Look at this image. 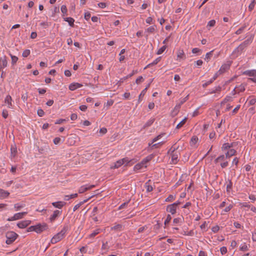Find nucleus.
Masks as SVG:
<instances>
[{
	"instance_id": "nucleus-63",
	"label": "nucleus",
	"mask_w": 256,
	"mask_h": 256,
	"mask_svg": "<svg viewBox=\"0 0 256 256\" xmlns=\"http://www.w3.org/2000/svg\"><path fill=\"white\" fill-rule=\"evenodd\" d=\"M54 143L55 144H59L61 142V138L59 137H56L54 139Z\"/></svg>"
},
{
	"instance_id": "nucleus-44",
	"label": "nucleus",
	"mask_w": 256,
	"mask_h": 256,
	"mask_svg": "<svg viewBox=\"0 0 256 256\" xmlns=\"http://www.w3.org/2000/svg\"><path fill=\"white\" fill-rule=\"evenodd\" d=\"M60 10L63 14V16L67 14V8L66 5H62L61 6Z\"/></svg>"
},
{
	"instance_id": "nucleus-60",
	"label": "nucleus",
	"mask_w": 256,
	"mask_h": 256,
	"mask_svg": "<svg viewBox=\"0 0 256 256\" xmlns=\"http://www.w3.org/2000/svg\"><path fill=\"white\" fill-rule=\"evenodd\" d=\"M121 160L123 162V164L126 163V164H128V163H130L132 161V160H130V158H128L127 157L123 158Z\"/></svg>"
},
{
	"instance_id": "nucleus-10",
	"label": "nucleus",
	"mask_w": 256,
	"mask_h": 256,
	"mask_svg": "<svg viewBox=\"0 0 256 256\" xmlns=\"http://www.w3.org/2000/svg\"><path fill=\"white\" fill-rule=\"evenodd\" d=\"M31 222L30 220H24L18 222L17 224V226L20 228H24L28 226Z\"/></svg>"
},
{
	"instance_id": "nucleus-38",
	"label": "nucleus",
	"mask_w": 256,
	"mask_h": 256,
	"mask_svg": "<svg viewBox=\"0 0 256 256\" xmlns=\"http://www.w3.org/2000/svg\"><path fill=\"white\" fill-rule=\"evenodd\" d=\"M11 156L14 157L17 153L16 148L15 146H12L10 148Z\"/></svg>"
},
{
	"instance_id": "nucleus-58",
	"label": "nucleus",
	"mask_w": 256,
	"mask_h": 256,
	"mask_svg": "<svg viewBox=\"0 0 256 256\" xmlns=\"http://www.w3.org/2000/svg\"><path fill=\"white\" fill-rule=\"evenodd\" d=\"M216 24V20H210L208 22L207 26L212 27L214 26Z\"/></svg>"
},
{
	"instance_id": "nucleus-6",
	"label": "nucleus",
	"mask_w": 256,
	"mask_h": 256,
	"mask_svg": "<svg viewBox=\"0 0 256 256\" xmlns=\"http://www.w3.org/2000/svg\"><path fill=\"white\" fill-rule=\"evenodd\" d=\"M27 214V212L16 213L12 216L8 218L7 219V220L8 222H11L21 219Z\"/></svg>"
},
{
	"instance_id": "nucleus-33",
	"label": "nucleus",
	"mask_w": 256,
	"mask_h": 256,
	"mask_svg": "<svg viewBox=\"0 0 256 256\" xmlns=\"http://www.w3.org/2000/svg\"><path fill=\"white\" fill-rule=\"evenodd\" d=\"M248 250V246L245 242L242 244L240 246V250L242 252L247 251Z\"/></svg>"
},
{
	"instance_id": "nucleus-43",
	"label": "nucleus",
	"mask_w": 256,
	"mask_h": 256,
	"mask_svg": "<svg viewBox=\"0 0 256 256\" xmlns=\"http://www.w3.org/2000/svg\"><path fill=\"white\" fill-rule=\"evenodd\" d=\"M11 58H12V64L14 65L18 61V58L17 56L12 55V54H10Z\"/></svg>"
},
{
	"instance_id": "nucleus-25",
	"label": "nucleus",
	"mask_w": 256,
	"mask_h": 256,
	"mask_svg": "<svg viewBox=\"0 0 256 256\" xmlns=\"http://www.w3.org/2000/svg\"><path fill=\"white\" fill-rule=\"evenodd\" d=\"M188 95L187 96H186V97H184V98H180L179 100L178 103L177 104L176 106H177L178 108H180L181 106L188 100Z\"/></svg>"
},
{
	"instance_id": "nucleus-49",
	"label": "nucleus",
	"mask_w": 256,
	"mask_h": 256,
	"mask_svg": "<svg viewBox=\"0 0 256 256\" xmlns=\"http://www.w3.org/2000/svg\"><path fill=\"white\" fill-rule=\"evenodd\" d=\"M256 3V0H253L252 1L250 4H249L248 8L250 11H252L254 8Z\"/></svg>"
},
{
	"instance_id": "nucleus-30",
	"label": "nucleus",
	"mask_w": 256,
	"mask_h": 256,
	"mask_svg": "<svg viewBox=\"0 0 256 256\" xmlns=\"http://www.w3.org/2000/svg\"><path fill=\"white\" fill-rule=\"evenodd\" d=\"M237 93L239 94L240 92H243L245 90V86L243 84H241L240 85L238 86H236Z\"/></svg>"
},
{
	"instance_id": "nucleus-5",
	"label": "nucleus",
	"mask_w": 256,
	"mask_h": 256,
	"mask_svg": "<svg viewBox=\"0 0 256 256\" xmlns=\"http://www.w3.org/2000/svg\"><path fill=\"white\" fill-rule=\"evenodd\" d=\"M243 74L250 77V80L256 83V70H245L243 72Z\"/></svg>"
},
{
	"instance_id": "nucleus-32",
	"label": "nucleus",
	"mask_w": 256,
	"mask_h": 256,
	"mask_svg": "<svg viewBox=\"0 0 256 256\" xmlns=\"http://www.w3.org/2000/svg\"><path fill=\"white\" fill-rule=\"evenodd\" d=\"M122 225L120 224H118L110 228L111 230H114L116 231L120 232L122 230Z\"/></svg>"
},
{
	"instance_id": "nucleus-14",
	"label": "nucleus",
	"mask_w": 256,
	"mask_h": 256,
	"mask_svg": "<svg viewBox=\"0 0 256 256\" xmlns=\"http://www.w3.org/2000/svg\"><path fill=\"white\" fill-rule=\"evenodd\" d=\"M230 64H223L219 70L220 74L224 72L226 70H228L230 67Z\"/></svg>"
},
{
	"instance_id": "nucleus-8",
	"label": "nucleus",
	"mask_w": 256,
	"mask_h": 256,
	"mask_svg": "<svg viewBox=\"0 0 256 256\" xmlns=\"http://www.w3.org/2000/svg\"><path fill=\"white\" fill-rule=\"evenodd\" d=\"M8 60L6 56L0 57V71L8 66Z\"/></svg>"
},
{
	"instance_id": "nucleus-17",
	"label": "nucleus",
	"mask_w": 256,
	"mask_h": 256,
	"mask_svg": "<svg viewBox=\"0 0 256 256\" xmlns=\"http://www.w3.org/2000/svg\"><path fill=\"white\" fill-rule=\"evenodd\" d=\"M227 158L226 157V155L222 154L218 156L217 158L214 160V163L218 164L224 162Z\"/></svg>"
},
{
	"instance_id": "nucleus-28",
	"label": "nucleus",
	"mask_w": 256,
	"mask_h": 256,
	"mask_svg": "<svg viewBox=\"0 0 256 256\" xmlns=\"http://www.w3.org/2000/svg\"><path fill=\"white\" fill-rule=\"evenodd\" d=\"M156 30V25H153L149 28H148L146 30L145 32H147L148 33H154V32Z\"/></svg>"
},
{
	"instance_id": "nucleus-51",
	"label": "nucleus",
	"mask_w": 256,
	"mask_h": 256,
	"mask_svg": "<svg viewBox=\"0 0 256 256\" xmlns=\"http://www.w3.org/2000/svg\"><path fill=\"white\" fill-rule=\"evenodd\" d=\"M166 46H162L157 52L156 54H162L166 49Z\"/></svg>"
},
{
	"instance_id": "nucleus-3",
	"label": "nucleus",
	"mask_w": 256,
	"mask_h": 256,
	"mask_svg": "<svg viewBox=\"0 0 256 256\" xmlns=\"http://www.w3.org/2000/svg\"><path fill=\"white\" fill-rule=\"evenodd\" d=\"M48 228V225L46 223H42L32 226L28 228L27 230L28 232H35L38 234H40Z\"/></svg>"
},
{
	"instance_id": "nucleus-45",
	"label": "nucleus",
	"mask_w": 256,
	"mask_h": 256,
	"mask_svg": "<svg viewBox=\"0 0 256 256\" xmlns=\"http://www.w3.org/2000/svg\"><path fill=\"white\" fill-rule=\"evenodd\" d=\"M186 118H184L181 122H180L176 126V128H180L186 122Z\"/></svg>"
},
{
	"instance_id": "nucleus-57",
	"label": "nucleus",
	"mask_w": 256,
	"mask_h": 256,
	"mask_svg": "<svg viewBox=\"0 0 256 256\" xmlns=\"http://www.w3.org/2000/svg\"><path fill=\"white\" fill-rule=\"evenodd\" d=\"M220 165L222 168H225L228 165V162L224 160V162H220Z\"/></svg>"
},
{
	"instance_id": "nucleus-31",
	"label": "nucleus",
	"mask_w": 256,
	"mask_h": 256,
	"mask_svg": "<svg viewBox=\"0 0 256 256\" xmlns=\"http://www.w3.org/2000/svg\"><path fill=\"white\" fill-rule=\"evenodd\" d=\"M198 141V138L196 136H193L190 141V145L194 146Z\"/></svg>"
},
{
	"instance_id": "nucleus-61",
	"label": "nucleus",
	"mask_w": 256,
	"mask_h": 256,
	"mask_svg": "<svg viewBox=\"0 0 256 256\" xmlns=\"http://www.w3.org/2000/svg\"><path fill=\"white\" fill-rule=\"evenodd\" d=\"M174 200V196L172 195V194H170L169 195V196L166 199V202H172V201L173 200Z\"/></svg>"
},
{
	"instance_id": "nucleus-19",
	"label": "nucleus",
	"mask_w": 256,
	"mask_h": 256,
	"mask_svg": "<svg viewBox=\"0 0 256 256\" xmlns=\"http://www.w3.org/2000/svg\"><path fill=\"white\" fill-rule=\"evenodd\" d=\"M123 164V162L120 159L117 160L116 162L114 163V165L111 166V168H120L121 166Z\"/></svg>"
},
{
	"instance_id": "nucleus-52",
	"label": "nucleus",
	"mask_w": 256,
	"mask_h": 256,
	"mask_svg": "<svg viewBox=\"0 0 256 256\" xmlns=\"http://www.w3.org/2000/svg\"><path fill=\"white\" fill-rule=\"evenodd\" d=\"M172 220V216L170 214H168L166 216V219L165 220L164 222V224L165 225L168 224L170 221L171 220Z\"/></svg>"
},
{
	"instance_id": "nucleus-22",
	"label": "nucleus",
	"mask_w": 256,
	"mask_h": 256,
	"mask_svg": "<svg viewBox=\"0 0 256 256\" xmlns=\"http://www.w3.org/2000/svg\"><path fill=\"white\" fill-rule=\"evenodd\" d=\"M152 158V156H148L144 158L140 162L144 165V168L147 167V163L150 162Z\"/></svg>"
},
{
	"instance_id": "nucleus-29",
	"label": "nucleus",
	"mask_w": 256,
	"mask_h": 256,
	"mask_svg": "<svg viewBox=\"0 0 256 256\" xmlns=\"http://www.w3.org/2000/svg\"><path fill=\"white\" fill-rule=\"evenodd\" d=\"M90 198H87L86 200H84L82 201V202H79L78 204H76L74 207V208H73V211L74 212H75L76 210H77L82 204H84V203L87 202V201Z\"/></svg>"
},
{
	"instance_id": "nucleus-15",
	"label": "nucleus",
	"mask_w": 256,
	"mask_h": 256,
	"mask_svg": "<svg viewBox=\"0 0 256 256\" xmlns=\"http://www.w3.org/2000/svg\"><path fill=\"white\" fill-rule=\"evenodd\" d=\"M236 153V150L234 148H231L228 150L225 154L226 157L230 158V157L234 156Z\"/></svg>"
},
{
	"instance_id": "nucleus-1",
	"label": "nucleus",
	"mask_w": 256,
	"mask_h": 256,
	"mask_svg": "<svg viewBox=\"0 0 256 256\" xmlns=\"http://www.w3.org/2000/svg\"><path fill=\"white\" fill-rule=\"evenodd\" d=\"M254 36L252 34L234 50L233 54L235 55L236 56H238L252 42Z\"/></svg>"
},
{
	"instance_id": "nucleus-62",
	"label": "nucleus",
	"mask_w": 256,
	"mask_h": 256,
	"mask_svg": "<svg viewBox=\"0 0 256 256\" xmlns=\"http://www.w3.org/2000/svg\"><path fill=\"white\" fill-rule=\"evenodd\" d=\"M213 82L214 81L212 80V79L210 78L209 80L206 82H204V84H202V87L203 88L206 87L207 86L210 85V84H212Z\"/></svg>"
},
{
	"instance_id": "nucleus-59",
	"label": "nucleus",
	"mask_w": 256,
	"mask_h": 256,
	"mask_svg": "<svg viewBox=\"0 0 256 256\" xmlns=\"http://www.w3.org/2000/svg\"><path fill=\"white\" fill-rule=\"evenodd\" d=\"M233 208L232 204H230L228 206H226L223 210L222 212H227L230 211V210Z\"/></svg>"
},
{
	"instance_id": "nucleus-21",
	"label": "nucleus",
	"mask_w": 256,
	"mask_h": 256,
	"mask_svg": "<svg viewBox=\"0 0 256 256\" xmlns=\"http://www.w3.org/2000/svg\"><path fill=\"white\" fill-rule=\"evenodd\" d=\"M10 194V193L3 189L0 188V198H7Z\"/></svg>"
},
{
	"instance_id": "nucleus-42",
	"label": "nucleus",
	"mask_w": 256,
	"mask_h": 256,
	"mask_svg": "<svg viewBox=\"0 0 256 256\" xmlns=\"http://www.w3.org/2000/svg\"><path fill=\"white\" fill-rule=\"evenodd\" d=\"M182 222V219L180 218H176L174 219L173 224L174 225H178Z\"/></svg>"
},
{
	"instance_id": "nucleus-4",
	"label": "nucleus",
	"mask_w": 256,
	"mask_h": 256,
	"mask_svg": "<svg viewBox=\"0 0 256 256\" xmlns=\"http://www.w3.org/2000/svg\"><path fill=\"white\" fill-rule=\"evenodd\" d=\"M18 235L15 232L12 231L8 232L6 234V243L7 244H12L17 238Z\"/></svg>"
},
{
	"instance_id": "nucleus-50",
	"label": "nucleus",
	"mask_w": 256,
	"mask_h": 256,
	"mask_svg": "<svg viewBox=\"0 0 256 256\" xmlns=\"http://www.w3.org/2000/svg\"><path fill=\"white\" fill-rule=\"evenodd\" d=\"M232 184L230 180H229L228 184L226 186V192H230L232 188Z\"/></svg>"
},
{
	"instance_id": "nucleus-24",
	"label": "nucleus",
	"mask_w": 256,
	"mask_h": 256,
	"mask_svg": "<svg viewBox=\"0 0 256 256\" xmlns=\"http://www.w3.org/2000/svg\"><path fill=\"white\" fill-rule=\"evenodd\" d=\"M25 206V204L24 203H16L14 204V208L16 211H18L24 208Z\"/></svg>"
},
{
	"instance_id": "nucleus-47",
	"label": "nucleus",
	"mask_w": 256,
	"mask_h": 256,
	"mask_svg": "<svg viewBox=\"0 0 256 256\" xmlns=\"http://www.w3.org/2000/svg\"><path fill=\"white\" fill-rule=\"evenodd\" d=\"M30 50H28V49H26V50H25L23 52L22 56L23 57L26 58V57L28 56L30 54Z\"/></svg>"
},
{
	"instance_id": "nucleus-56",
	"label": "nucleus",
	"mask_w": 256,
	"mask_h": 256,
	"mask_svg": "<svg viewBox=\"0 0 256 256\" xmlns=\"http://www.w3.org/2000/svg\"><path fill=\"white\" fill-rule=\"evenodd\" d=\"M8 114L6 110H4L2 112V116L4 118H6L8 117Z\"/></svg>"
},
{
	"instance_id": "nucleus-48",
	"label": "nucleus",
	"mask_w": 256,
	"mask_h": 256,
	"mask_svg": "<svg viewBox=\"0 0 256 256\" xmlns=\"http://www.w3.org/2000/svg\"><path fill=\"white\" fill-rule=\"evenodd\" d=\"M146 188L147 192H150L153 190L152 186L151 185L148 184V182L146 183Z\"/></svg>"
},
{
	"instance_id": "nucleus-27",
	"label": "nucleus",
	"mask_w": 256,
	"mask_h": 256,
	"mask_svg": "<svg viewBox=\"0 0 256 256\" xmlns=\"http://www.w3.org/2000/svg\"><path fill=\"white\" fill-rule=\"evenodd\" d=\"M178 154L176 153L172 154V164H176L178 161Z\"/></svg>"
},
{
	"instance_id": "nucleus-53",
	"label": "nucleus",
	"mask_w": 256,
	"mask_h": 256,
	"mask_svg": "<svg viewBox=\"0 0 256 256\" xmlns=\"http://www.w3.org/2000/svg\"><path fill=\"white\" fill-rule=\"evenodd\" d=\"M245 28H246V26H243L240 27L236 32V34H242Z\"/></svg>"
},
{
	"instance_id": "nucleus-35",
	"label": "nucleus",
	"mask_w": 256,
	"mask_h": 256,
	"mask_svg": "<svg viewBox=\"0 0 256 256\" xmlns=\"http://www.w3.org/2000/svg\"><path fill=\"white\" fill-rule=\"evenodd\" d=\"M230 149H231V148L228 142L224 143L222 146V151H228Z\"/></svg>"
},
{
	"instance_id": "nucleus-36",
	"label": "nucleus",
	"mask_w": 256,
	"mask_h": 256,
	"mask_svg": "<svg viewBox=\"0 0 256 256\" xmlns=\"http://www.w3.org/2000/svg\"><path fill=\"white\" fill-rule=\"evenodd\" d=\"M78 196L77 194H74L70 195H66L64 197V200H68L70 198H74Z\"/></svg>"
},
{
	"instance_id": "nucleus-37",
	"label": "nucleus",
	"mask_w": 256,
	"mask_h": 256,
	"mask_svg": "<svg viewBox=\"0 0 256 256\" xmlns=\"http://www.w3.org/2000/svg\"><path fill=\"white\" fill-rule=\"evenodd\" d=\"M154 118H151L148 120L146 124H144V128H146L150 126L154 122Z\"/></svg>"
},
{
	"instance_id": "nucleus-20",
	"label": "nucleus",
	"mask_w": 256,
	"mask_h": 256,
	"mask_svg": "<svg viewBox=\"0 0 256 256\" xmlns=\"http://www.w3.org/2000/svg\"><path fill=\"white\" fill-rule=\"evenodd\" d=\"M222 90V87L220 86H217L214 88L210 90L208 94H213L214 93H220Z\"/></svg>"
},
{
	"instance_id": "nucleus-46",
	"label": "nucleus",
	"mask_w": 256,
	"mask_h": 256,
	"mask_svg": "<svg viewBox=\"0 0 256 256\" xmlns=\"http://www.w3.org/2000/svg\"><path fill=\"white\" fill-rule=\"evenodd\" d=\"M160 58H161V57L160 56L158 58H156V59H155L152 63L148 64L147 66V67L150 66H152V65H154V64H157L160 60Z\"/></svg>"
},
{
	"instance_id": "nucleus-55",
	"label": "nucleus",
	"mask_w": 256,
	"mask_h": 256,
	"mask_svg": "<svg viewBox=\"0 0 256 256\" xmlns=\"http://www.w3.org/2000/svg\"><path fill=\"white\" fill-rule=\"evenodd\" d=\"M37 114L39 116H42L44 114V112L42 108H38L37 110Z\"/></svg>"
},
{
	"instance_id": "nucleus-16",
	"label": "nucleus",
	"mask_w": 256,
	"mask_h": 256,
	"mask_svg": "<svg viewBox=\"0 0 256 256\" xmlns=\"http://www.w3.org/2000/svg\"><path fill=\"white\" fill-rule=\"evenodd\" d=\"M65 204L66 203L62 201L52 202V205L54 207L60 209L62 208L65 205Z\"/></svg>"
},
{
	"instance_id": "nucleus-2",
	"label": "nucleus",
	"mask_w": 256,
	"mask_h": 256,
	"mask_svg": "<svg viewBox=\"0 0 256 256\" xmlns=\"http://www.w3.org/2000/svg\"><path fill=\"white\" fill-rule=\"evenodd\" d=\"M68 229L69 226L68 224L64 225L62 230L52 238L50 242L52 244H54L61 240L65 236Z\"/></svg>"
},
{
	"instance_id": "nucleus-23",
	"label": "nucleus",
	"mask_w": 256,
	"mask_h": 256,
	"mask_svg": "<svg viewBox=\"0 0 256 256\" xmlns=\"http://www.w3.org/2000/svg\"><path fill=\"white\" fill-rule=\"evenodd\" d=\"M64 20L65 22H66L68 23V24L73 27L74 26V20L71 17L64 18Z\"/></svg>"
},
{
	"instance_id": "nucleus-54",
	"label": "nucleus",
	"mask_w": 256,
	"mask_h": 256,
	"mask_svg": "<svg viewBox=\"0 0 256 256\" xmlns=\"http://www.w3.org/2000/svg\"><path fill=\"white\" fill-rule=\"evenodd\" d=\"M220 252L222 255L226 254L227 252V248L226 246H222L220 248Z\"/></svg>"
},
{
	"instance_id": "nucleus-41",
	"label": "nucleus",
	"mask_w": 256,
	"mask_h": 256,
	"mask_svg": "<svg viewBox=\"0 0 256 256\" xmlns=\"http://www.w3.org/2000/svg\"><path fill=\"white\" fill-rule=\"evenodd\" d=\"M212 52L213 50H211L210 52H207L205 56L204 60L208 62L212 57Z\"/></svg>"
},
{
	"instance_id": "nucleus-11",
	"label": "nucleus",
	"mask_w": 256,
	"mask_h": 256,
	"mask_svg": "<svg viewBox=\"0 0 256 256\" xmlns=\"http://www.w3.org/2000/svg\"><path fill=\"white\" fill-rule=\"evenodd\" d=\"M83 85L82 84L78 82H72L70 84L69 89L72 91H74L78 88H80Z\"/></svg>"
},
{
	"instance_id": "nucleus-26",
	"label": "nucleus",
	"mask_w": 256,
	"mask_h": 256,
	"mask_svg": "<svg viewBox=\"0 0 256 256\" xmlns=\"http://www.w3.org/2000/svg\"><path fill=\"white\" fill-rule=\"evenodd\" d=\"M144 168V165H143L142 164L141 162H140L134 166V170L135 172H137Z\"/></svg>"
},
{
	"instance_id": "nucleus-18",
	"label": "nucleus",
	"mask_w": 256,
	"mask_h": 256,
	"mask_svg": "<svg viewBox=\"0 0 256 256\" xmlns=\"http://www.w3.org/2000/svg\"><path fill=\"white\" fill-rule=\"evenodd\" d=\"M234 100V98L228 95L226 96V98L221 102L220 104L222 105L226 103L230 102H232Z\"/></svg>"
},
{
	"instance_id": "nucleus-34",
	"label": "nucleus",
	"mask_w": 256,
	"mask_h": 256,
	"mask_svg": "<svg viewBox=\"0 0 256 256\" xmlns=\"http://www.w3.org/2000/svg\"><path fill=\"white\" fill-rule=\"evenodd\" d=\"M165 134H166V133L162 132V133L160 134H158V136H157L156 137H155L152 140V144L154 142H156L157 140H160V138H162V136H164Z\"/></svg>"
},
{
	"instance_id": "nucleus-39",
	"label": "nucleus",
	"mask_w": 256,
	"mask_h": 256,
	"mask_svg": "<svg viewBox=\"0 0 256 256\" xmlns=\"http://www.w3.org/2000/svg\"><path fill=\"white\" fill-rule=\"evenodd\" d=\"M146 90H147V88H146L144 90H143L142 91V92H140V94L138 96V103H140V102L142 100V98L144 96V94L146 93Z\"/></svg>"
},
{
	"instance_id": "nucleus-12",
	"label": "nucleus",
	"mask_w": 256,
	"mask_h": 256,
	"mask_svg": "<svg viewBox=\"0 0 256 256\" xmlns=\"http://www.w3.org/2000/svg\"><path fill=\"white\" fill-rule=\"evenodd\" d=\"M62 214V211L56 210L54 212L50 218L51 222H54L58 216Z\"/></svg>"
},
{
	"instance_id": "nucleus-13",
	"label": "nucleus",
	"mask_w": 256,
	"mask_h": 256,
	"mask_svg": "<svg viewBox=\"0 0 256 256\" xmlns=\"http://www.w3.org/2000/svg\"><path fill=\"white\" fill-rule=\"evenodd\" d=\"M94 186V185H90V186H89L88 184L84 185V186H82L81 187H80V188L78 190V192L80 194L84 193L87 190L90 189L91 188H93Z\"/></svg>"
},
{
	"instance_id": "nucleus-64",
	"label": "nucleus",
	"mask_w": 256,
	"mask_h": 256,
	"mask_svg": "<svg viewBox=\"0 0 256 256\" xmlns=\"http://www.w3.org/2000/svg\"><path fill=\"white\" fill-rule=\"evenodd\" d=\"M184 56L183 50H180L178 53V58H182Z\"/></svg>"
},
{
	"instance_id": "nucleus-40",
	"label": "nucleus",
	"mask_w": 256,
	"mask_h": 256,
	"mask_svg": "<svg viewBox=\"0 0 256 256\" xmlns=\"http://www.w3.org/2000/svg\"><path fill=\"white\" fill-rule=\"evenodd\" d=\"M101 232V230L98 228L94 230L90 234V237L92 238Z\"/></svg>"
},
{
	"instance_id": "nucleus-9",
	"label": "nucleus",
	"mask_w": 256,
	"mask_h": 256,
	"mask_svg": "<svg viewBox=\"0 0 256 256\" xmlns=\"http://www.w3.org/2000/svg\"><path fill=\"white\" fill-rule=\"evenodd\" d=\"M176 204H171L167 206L166 211L170 212L172 214L176 213L177 208L176 206Z\"/></svg>"
},
{
	"instance_id": "nucleus-7",
	"label": "nucleus",
	"mask_w": 256,
	"mask_h": 256,
	"mask_svg": "<svg viewBox=\"0 0 256 256\" xmlns=\"http://www.w3.org/2000/svg\"><path fill=\"white\" fill-rule=\"evenodd\" d=\"M4 102L6 106L8 108L13 109L14 108V102L10 95H7L4 100Z\"/></svg>"
}]
</instances>
